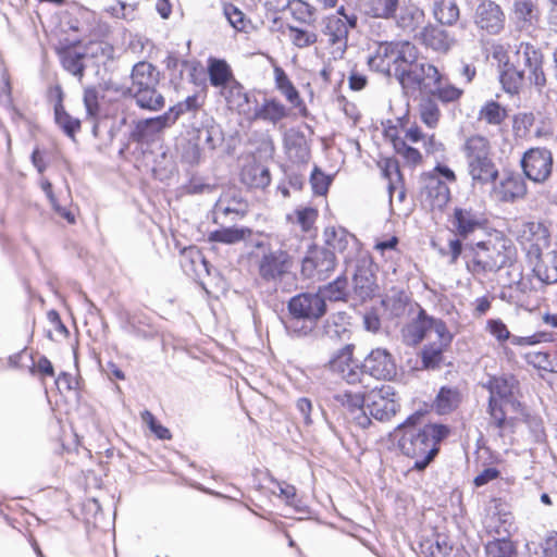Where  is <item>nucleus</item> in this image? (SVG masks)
Here are the masks:
<instances>
[{
	"label": "nucleus",
	"mask_w": 557,
	"mask_h": 557,
	"mask_svg": "<svg viewBox=\"0 0 557 557\" xmlns=\"http://www.w3.org/2000/svg\"><path fill=\"white\" fill-rule=\"evenodd\" d=\"M292 338L318 336L321 319L324 315H276Z\"/></svg>",
	"instance_id": "obj_21"
},
{
	"label": "nucleus",
	"mask_w": 557,
	"mask_h": 557,
	"mask_svg": "<svg viewBox=\"0 0 557 557\" xmlns=\"http://www.w3.org/2000/svg\"><path fill=\"white\" fill-rule=\"evenodd\" d=\"M271 482L275 483L278 487V496L284 500L286 506H289L297 513L310 515L311 508L304 503L297 496V488L295 485L286 483L284 481H278L274 478L271 479Z\"/></svg>",
	"instance_id": "obj_35"
},
{
	"label": "nucleus",
	"mask_w": 557,
	"mask_h": 557,
	"mask_svg": "<svg viewBox=\"0 0 557 557\" xmlns=\"http://www.w3.org/2000/svg\"><path fill=\"white\" fill-rule=\"evenodd\" d=\"M301 240H282L278 247L272 243L258 240L255 243L257 249H261L257 265L259 276L267 283L278 284L286 280H294L295 253L298 251Z\"/></svg>",
	"instance_id": "obj_3"
},
{
	"label": "nucleus",
	"mask_w": 557,
	"mask_h": 557,
	"mask_svg": "<svg viewBox=\"0 0 557 557\" xmlns=\"http://www.w3.org/2000/svg\"><path fill=\"white\" fill-rule=\"evenodd\" d=\"M434 16L442 25H454L459 18V9L451 0H442L434 5Z\"/></svg>",
	"instance_id": "obj_47"
},
{
	"label": "nucleus",
	"mask_w": 557,
	"mask_h": 557,
	"mask_svg": "<svg viewBox=\"0 0 557 557\" xmlns=\"http://www.w3.org/2000/svg\"><path fill=\"white\" fill-rule=\"evenodd\" d=\"M129 96L143 110L157 112L165 107V98L159 89L160 72L149 62H138L131 73Z\"/></svg>",
	"instance_id": "obj_5"
},
{
	"label": "nucleus",
	"mask_w": 557,
	"mask_h": 557,
	"mask_svg": "<svg viewBox=\"0 0 557 557\" xmlns=\"http://www.w3.org/2000/svg\"><path fill=\"white\" fill-rule=\"evenodd\" d=\"M416 46L409 41L376 42L367 58L369 67L387 77L398 75L403 64L414 58Z\"/></svg>",
	"instance_id": "obj_7"
},
{
	"label": "nucleus",
	"mask_w": 557,
	"mask_h": 557,
	"mask_svg": "<svg viewBox=\"0 0 557 557\" xmlns=\"http://www.w3.org/2000/svg\"><path fill=\"white\" fill-rule=\"evenodd\" d=\"M504 90L510 95H517L528 84V78L520 72L517 65L507 61L499 75Z\"/></svg>",
	"instance_id": "obj_33"
},
{
	"label": "nucleus",
	"mask_w": 557,
	"mask_h": 557,
	"mask_svg": "<svg viewBox=\"0 0 557 557\" xmlns=\"http://www.w3.org/2000/svg\"><path fill=\"white\" fill-rule=\"evenodd\" d=\"M121 318V329L128 335L145 341L154 339L162 336V345L164 346L163 330L160 325L154 324L149 315H119Z\"/></svg>",
	"instance_id": "obj_20"
},
{
	"label": "nucleus",
	"mask_w": 557,
	"mask_h": 557,
	"mask_svg": "<svg viewBox=\"0 0 557 557\" xmlns=\"http://www.w3.org/2000/svg\"><path fill=\"white\" fill-rule=\"evenodd\" d=\"M513 385L509 381L506 375H499L498 381L495 385L494 392L492 396H488L487 406H490L491 411L494 406L499 405V400L502 398H506L509 395V392L512 391Z\"/></svg>",
	"instance_id": "obj_58"
},
{
	"label": "nucleus",
	"mask_w": 557,
	"mask_h": 557,
	"mask_svg": "<svg viewBox=\"0 0 557 557\" xmlns=\"http://www.w3.org/2000/svg\"><path fill=\"white\" fill-rule=\"evenodd\" d=\"M420 119L430 128H435L440 121L438 106L432 99H423L420 103Z\"/></svg>",
	"instance_id": "obj_54"
},
{
	"label": "nucleus",
	"mask_w": 557,
	"mask_h": 557,
	"mask_svg": "<svg viewBox=\"0 0 557 557\" xmlns=\"http://www.w3.org/2000/svg\"><path fill=\"white\" fill-rule=\"evenodd\" d=\"M395 388L387 384L375 385L368 392L367 409L373 419L387 422L398 412L401 405Z\"/></svg>",
	"instance_id": "obj_13"
},
{
	"label": "nucleus",
	"mask_w": 557,
	"mask_h": 557,
	"mask_svg": "<svg viewBox=\"0 0 557 557\" xmlns=\"http://www.w3.org/2000/svg\"><path fill=\"white\" fill-rule=\"evenodd\" d=\"M524 250L528 264L537 280L545 284L557 283V251L549 250L550 238L546 227L540 223H528L524 234Z\"/></svg>",
	"instance_id": "obj_4"
},
{
	"label": "nucleus",
	"mask_w": 557,
	"mask_h": 557,
	"mask_svg": "<svg viewBox=\"0 0 557 557\" xmlns=\"http://www.w3.org/2000/svg\"><path fill=\"white\" fill-rule=\"evenodd\" d=\"M347 280L345 277H337L334 282L330 283L323 289H320L318 295L324 299L325 311L327 310L326 301H342L346 297Z\"/></svg>",
	"instance_id": "obj_49"
},
{
	"label": "nucleus",
	"mask_w": 557,
	"mask_h": 557,
	"mask_svg": "<svg viewBox=\"0 0 557 557\" xmlns=\"http://www.w3.org/2000/svg\"><path fill=\"white\" fill-rule=\"evenodd\" d=\"M523 359L529 366H532L539 371L547 372L550 360V351L549 350H540L535 352H527L523 356Z\"/></svg>",
	"instance_id": "obj_63"
},
{
	"label": "nucleus",
	"mask_w": 557,
	"mask_h": 557,
	"mask_svg": "<svg viewBox=\"0 0 557 557\" xmlns=\"http://www.w3.org/2000/svg\"><path fill=\"white\" fill-rule=\"evenodd\" d=\"M433 315H414L401 330V342L407 347H417L432 332Z\"/></svg>",
	"instance_id": "obj_23"
},
{
	"label": "nucleus",
	"mask_w": 557,
	"mask_h": 557,
	"mask_svg": "<svg viewBox=\"0 0 557 557\" xmlns=\"http://www.w3.org/2000/svg\"><path fill=\"white\" fill-rule=\"evenodd\" d=\"M247 211V205L235 189H227L216 200L213 210V222L224 225L242 219Z\"/></svg>",
	"instance_id": "obj_17"
},
{
	"label": "nucleus",
	"mask_w": 557,
	"mask_h": 557,
	"mask_svg": "<svg viewBox=\"0 0 557 557\" xmlns=\"http://www.w3.org/2000/svg\"><path fill=\"white\" fill-rule=\"evenodd\" d=\"M521 421L527 424L530 436L535 444H543L547 441L542 417L529 409L521 414Z\"/></svg>",
	"instance_id": "obj_43"
},
{
	"label": "nucleus",
	"mask_w": 557,
	"mask_h": 557,
	"mask_svg": "<svg viewBox=\"0 0 557 557\" xmlns=\"http://www.w3.org/2000/svg\"><path fill=\"white\" fill-rule=\"evenodd\" d=\"M435 412L438 416L454 412L462 401V394L456 386L442 385L435 395Z\"/></svg>",
	"instance_id": "obj_28"
},
{
	"label": "nucleus",
	"mask_w": 557,
	"mask_h": 557,
	"mask_svg": "<svg viewBox=\"0 0 557 557\" xmlns=\"http://www.w3.org/2000/svg\"><path fill=\"white\" fill-rule=\"evenodd\" d=\"M274 78L276 88L285 96V98L295 107L301 103L298 90L295 88L285 71L280 67H274Z\"/></svg>",
	"instance_id": "obj_44"
},
{
	"label": "nucleus",
	"mask_w": 557,
	"mask_h": 557,
	"mask_svg": "<svg viewBox=\"0 0 557 557\" xmlns=\"http://www.w3.org/2000/svg\"><path fill=\"white\" fill-rule=\"evenodd\" d=\"M485 557H517L518 546L509 535L494 537L484 544Z\"/></svg>",
	"instance_id": "obj_38"
},
{
	"label": "nucleus",
	"mask_w": 557,
	"mask_h": 557,
	"mask_svg": "<svg viewBox=\"0 0 557 557\" xmlns=\"http://www.w3.org/2000/svg\"><path fill=\"white\" fill-rule=\"evenodd\" d=\"M189 261L193 265V273L200 278L202 273L210 274L209 262L202 257L200 251L189 249L184 255V262Z\"/></svg>",
	"instance_id": "obj_59"
},
{
	"label": "nucleus",
	"mask_w": 557,
	"mask_h": 557,
	"mask_svg": "<svg viewBox=\"0 0 557 557\" xmlns=\"http://www.w3.org/2000/svg\"><path fill=\"white\" fill-rule=\"evenodd\" d=\"M252 231L248 227H221L212 231L208 235L210 243H221L225 245H234L245 240L250 236Z\"/></svg>",
	"instance_id": "obj_40"
},
{
	"label": "nucleus",
	"mask_w": 557,
	"mask_h": 557,
	"mask_svg": "<svg viewBox=\"0 0 557 557\" xmlns=\"http://www.w3.org/2000/svg\"><path fill=\"white\" fill-rule=\"evenodd\" d=\"M443 350L442 346H437L435 343L425 344L420 352L422 368L438 370L444 361Z\"/></svg>",
	"instance_id": "obj_45"
},
{
	"label": "nucleus",
	"mask_w": 557,
	"mask_h": 557,
	"mask_svg": "<svg viewBox=\"0 0 557 557\" xmlns=\"http://www.w3.org/2000/svg\"><path fill=\"white\" fill-rule=\"evenodd\" d=\"M242 181L252 188H264L271 183L270 171L260 163H253L244 168Z\"/></svg>",
	"instance_id": "obj_39"
},
{
	"label": "nucleus",
	"mask_w": 557,
	"mask_h": 557,
	"mask_svg": "<svg viewBox=\"0 0 557 557\" xmlns=\"http://www.w3.org/2000/svg\"><path fill=\"white\" fill-rule=\"evenodd\" d=\"M332 323L326 320L323 324V334L327 335L330 338H336L339 341H346L350 338L351 332L347 327L346 319L350 318V315H332Z\"/></svg>",
	"instance_id": "obj_46"
},
{
	"label": "nucleus",
	"mask_w": 557,
	"mask_h": 557,
	"mask_svg": "<svg viewBox=\"0 0 557 557\" xmlns=\"http://www.w3.org/2000/svg\"><path fill=\"white\" fill-rule=\"evenodd\" d=\"M84 54L75 50H66L62 53L61 61L63 67L74 76L82 78L85 71L83 63Z\"/></svg>",
	"instance_id": "obj_52"
},
{
	"label": "nucleus",
	"mask_w": 557,
	"mask_h": 557,
	"mask_svg": "<svg viewBox=\"0 0 557 557\" xmlns=\"http://www.w3.org/2000/svg\"><path fill=\"white\" fill-rule=\"evenodd\" d=\"M354 344H346L337 349L325 364L331 372L343 374L348 384L361 381L359 376V361L354 358Z\"/></svg>",
	"instance_id": "obj_18"
},
{
	"label": "nucleus",
	"mask_w": 557,
	"mask_h": 557,
	"mask_svg": "<svg viewBox=\"0 0 557 557\" xmlns=\"http://www.w3.org/2000/svg\"><path fill=\"white\" fill-rule=\"evenodd\" d=\"M223 14L233 28L238 32H246L249 20L246 18L245 13L236 5L232 3L224 4Z\"/></svg>",
	"instance_id": "obj_55"
},
{
	"label": "nucleus",
	"mask_w": 557,
	"mask_h": 557,
	"mask_svg": "<svg viewBox=\"0 0 557 557\" xmlns=\"http://www.w3.org/2000/svg\"><path fill=\"white\" fill-rule=\"evenodd\" d=\"M525 177L515 172L505 173L499 183L495 186V193L499 200L513 202L522 199L528 193Z\"/></svg>",
	"instance_id": "obj_24"
},
{
	"label": "nucleus",
	"mask_w": 557,
	"mask_h": 557,
	"mask_svg": "<svg viewBox=\"0 0 557 557\" xmlns=\"http://www.w3.org/2000/svg\"><path fill=\"white\" fill-rule=\"evenodd\" d=\"M354 294L364 301L371 298L376 290L374 274L369 265H358L354 275Z\"/></svg>",
	"instance_id": "obj_30"
},
{
	"label": "nucleus",
	"mask_w": 557,
	"mask_h": 557,
	"mask_svg": "<svg viewBox=\"0 0 557 557\" xmlns=\"http://www.w3.org/2000/svg\"><path fill=\"white\" fill-rule=\"evenodd\" d=\"M449 199L450 190L445 182L434 174L422 175L419 200L423 208L442 211Z\"/></svg>",
	"instance_id": "obj_16"
},
{
	"label": "nucleus",
	"mask_w": 557,
	"mask_h": 557,
	"mask_svg": "<svg viewBox=\"0 0 557 557\" xmlns=\"http://www.w3.org/2000/svg\"><path fill=\"white\" fill-rule=\"evenodd\" d=\"M171 125H173L172 115L165 116L164 113L156 117L140 120L135 124L131 137L134 141L149 144Z\"/></svg>",
	"instance_id": "obj_22"
},
{
	"label": "nucleus",
	"mask_w": 557,
	"mask_h": 557,
	"mask_svg": "<svg viewBox=\"0 0 557 557\" xmlns=\"http://www.w3.org/2000/svg\"><path fill=\"white\" fill-rule=\"evenodd\" d=\"M557 333L546 330H539L527 336L513 335L511 344L515 346H534L541 343H550L556 341Z\"/></svg>",
	"instance_id": "obj_51"
},
{
	"label": "nucleus",
	"mask_w": 557,
	"mask_h": 557,
	"mask_svg": "<svg viewBox=\"0 0 557 557\" xmlns=\"http://www.w3.org/2000/svg\"><path fill=\"white\" fill-rule=\"evenodd\" d=\"M461 151L473 185H486L497 180L498 169L492 158L490 141L485 137L470 136L463 143Z\"/></svg>",
	"instance_id": "obj_6"
},
{
	"label": "nucleus",
	"mask_w": 557,
	"mask_h": 557,
	"mask_svg": "<svg viewBox=\"0 0 557 557\" xmlns=\"http://www.w3.org/2000/svg\"><path fill=\"white\" fill-rule=\"evenodd\" d=\"M358 17L351 13L343 20L337 15H330L323 20L322 33L326 37L334 60L343 59L348 47V34L357 27Z\"/></svg>",
	"instance_id": "obj_12"
},
{
	"label": "nucleus",
	"mask_w": 557,
	"mask_h": 557,
	"mask_svg": "<svg viewBox=\"0 0 557 557\" xmlns=\"http://www.w3.org/2000/svg\"><path fill=\"white\" fill-rule=\"evenodd\" d=\"M421 40L426 46L435 51H447L453 39L448 36V33L438 26H426L421 33Z\"/></svg>",
	"instance_id": "obj_36"
},
{
	"label": "nucleus",
	"mask_w": 557,
	"mask_h": 557,
	"mask_svg": "<svg viewBox=\"0 0 557 557\" xmlns=\"http://www.w3.org/2000/svg\"><path fill=\"white\" fill-rule=\"evenodd\" d=\"M432 411H435V398L432 403L425 400L420 401L418 408L407 414L405 419L418 423H435L436 421L428 419V416Z\"/></svg>",
	"instance_id": "obj_61"
},
{
	"label": "nucleus",
	"mask_w": 557,
	"mask_h": 557,
	"mask_svg": "<svg viewBox=\"0 0 557 557\" xmlns=\"http://www.w3.org/2000/svg\"><path fill=\"white\" fill-rule=\"evenodd\" d=\"M486 330L500 346H504L508 341L511 343V337L513 335L502 319L493 318L487 320Z\"/></svg>",
	"instance_id": "obj_56"
},
{
	"label": "nucleus",
	"mask_w": 557,
	"mask_h": 557,
	"mask_svg": "<svg viewBox=\"0 0 557 557\" xmlns=\"http://www.w3.org/2000/svg\"><path fill=\"white\" fill-rule=\"evenodd\" d=\"M453 433L454 428L442 421L418 423L404 419L387 433L386 440L401 456L413 461L410 472L424 473L436 461L443 444Z\"/></svg>",
	"instance_id": "obj_1"
},
{
	"label": "nucleus",
	"mask_w": 557,
	"mask_h": 557,
	"mask_svg": "<svg viewBox=\"0 0 557 557\" xmlns=\"http://www.w3.org/2000/svg\"><path fill=\"white\" fill-rule=\"evenodd\" d=\"M499 282L502 283L503 289L499 294V298H497L498 301L506 300L509 304H517L519 293L525 287L522 278L515 282V276L507 275V277H503V274H500Z\"/></svg>",
	"instance_id": "obj_50"
},
{
	"label": "nucleus",
	"mask_w": 557,
	"mask_h": 557,
	"mask_svg": "<svg viewBox=\"0 0 557 557\" xmlns=\"http://www.w3.org/2000/svg\"><path fill=\"white\" fill-rule=\"evenodd\" d=\"M324 242L329 247L327 249L338 250L342 252L347 249L349 244H354L356 238L342 227H327L324 231Z\"/></svg>",
	"instance_id": "obj_41"
},
{
	"label": "nucleus",
	"mask_w": 557,
	"mask_h": 557,
	"mask_svg": "<svg viewBox=\"0 0 557 557\" xmlns=\"http://www.w3.org/2000/svg\"><path fill=\"white\" fill-rule=\"evenodd\" d=\"M506 117V110L495 101L487 102L480 110V119L487 122L488 124L498 125Z\"/></svg>",
	"instance_id": "obj_57"
},
{
	"label": "nucleus",
	"mask_w": 557,
	"mask_h": 557,
	"mask_svg": "<svg viewBox=\"0 0 557 557\" xmlns=\"http://www.w3.org/2000/svg\"><path fill=\"white\" fill-rule=\"evenodd\" d=\"M506 16L499 4L492 0L482 1L475 9L474 22L476 26L491 35L504 29Z\"/></svg>",
	"instance_id": "obj_19"
},
{
	"label": "nucleus",
	"mask_w": 557,
	"mask_h": 557,
	"mask_svg": "<svg viewBox=\"0 0 557 557\" xmlns=\"http://www.w3.org/2000/svg\"><path fill=\"white\" fill-rule=\"evenodd\" d=\"M369 374L376 380L391 381L397 375V364L387 348L372 349L359 363V376Z\"/></svg>",
	"instance_id": "obj_15"
},
{
	"label": "nucleus",
	"mask_w": 557,
	"mask_h": 557,
	"mask_svg": "<svg viewBox=\"0 0 557 557\" xmlns=\"http://www.w3.org/2000/svg\"><path fill=\"white\" fill-rule=\"evenodd\" d=\"M220 94L231 109H236L239 113L249 112L250 96L237 81L231 82L224 89H221Z\"/></svg>",
	"instance_id": "obj_31"
},
{
	"label": "nucleus",
	"mask_w": 557,
	"mask_h": 557,
	"mask_svg": "<svg viewBox=\"0 0 557 557\" xmlns=\"http://www.w3.org/2000/svg\"><path fill=\"white\" fill-rule=\"evenodd\" d=\"M428 94L437 96L443 102H451L460 98L462 90L447 84L445 82V77L440 74V78L436 82V88H432Z\"/></svg>",
	"instance_id": "obj_53"
},
{
	"label": "nucleus",
	"mask_w": 557,
	"mask_h": 557,
	"mask_svg": "<svg viewBox=\"0 0 557 557\" xmlns=\"http://www.w3.org/2000/svg\"><path fill=\"white\" fill-rule=\"evenodd\" d=\"M208 73L210 84L214 87L224 89L231 82L236 79L233 76L232 70L226 61L221 59H210L208 65Z\"/></svg>",
	"instance_id": "obj_37"
},
{
	"label": "nucleus",
	"mask_w": 557,
	"mask_h": 557,
	"mask_svg": "<svg viewBox=\"0 0 557 557\" xmlns=\"http://www.w3.org/2000/svg\"><path fill=\"white\" fill-rule=\"evenodd\" d=\"M449 223L456 236L467 238L486 228L488 224L486 209L481 202L468 200L454 208Z\"/></svg>",
	"instance_id": "obj_8"
},
{
	"label": "nucleus",
	"mask_w": 557,
	"mask_h": 557,
	"mask_svg": "<svg viewBox=\"0 0 557 557\" xmlns=\"http://www.w3.org/2000/svg\"><path fill=\"white\" fill-rule=\"evenodd\" d=\"M333 399L342 407L346 408L349 413L354 414L363 407H367L368 392L355 393L346 389L334 394Z\"/></svg>",
	"instance_id": "obj_42"
},
{
	"label": "nucleus",
	"mask_w": 557,
	"mask_h": 557,
	"mask_svg": "<svg viewBox=\"0 0 557 557\" xmlns=\"http://www.w3.org/2000/svg\"><path fill=\"white\" fill-rule=\"evenodd\" d=\"M528 78V84L542 89L546 85V75L543 69L544 57L542 51L529 42H520L516 47L511 61Z\"/></svg>",
	"instance_id": "obj_10"
},
{
	"label": "nucleus",
	"mask_w": 557,
	"mask_h": 557,
	"mask_svg": "<svg viewBox=\"0 0 557 557\" xmlns=\"http://www.w3.org/2000/svg\"><path fill=\"white\" fill-rule=\"evenodd\" d=\"M181 157L189 164L199 162L201 151L196 138H190L181 145Z\"/></svg>",
	"instance_id": "obj_62"
},
{
	"label": "nucleus",
	"mask_w": 557,
	"mask_h": 557,
	"mask_svg": "<svg viewBox=\"0 0 557 557\" xmlns=\"http://www.w3.org/2000/svg\"><path fill=\"white\" fill-rule=\"evenodd\" d=\"M419 549L424 557H447L451 554L454 544L448 534L433 528L430 535L419 541Z\"/></svg>",
	"instance_id": "obj_25"
},
{
	"label": "nucleus",
	"mask_w": 557,
	"mask_h": 557,
	"mask_svg": "<svg viewBox=\"0 0 557 557\" xmlns=\"http://www.w3.org/2000/svg\"><path fill=\"white\" fill-rule=\"evenodd\" d=\"M523 176L534 184L548 182L554 170L553 152L546 147H532L520 159Z\"/></svg>",
	"instance_id": "obj_11"
},
{
	"label": "nucleus",
	"mask_w": 557,
	"mask_h": 557,
	"mask_svg": "<svg viewBox=\"0 0 557 557\" xmlns=\"http://www.w3.org/2000/svg\"><path fill=\"white\" fill-rule=\"evenodd\" d=\"M335 255L325 247H311L301 261V275L305 278L324 281L334 271Z\"/></svg>",
	"instance_id": "obj_14"
},
{
	"label": "nucleus",
	"mask_w": 557,
	"mask_h": 557,
	"mask_svg": "<svg viewBox=\"0 0 557 557\" xmlns=\"http://www.w3.org/2000/svg\"><path fill=\"white\" fill-rule=\"evenodd\" d=\"M288 313H325L324 299L312 293H302L288 302Z\"/></svg>",
	"instance_id": "obj_29"
},
{
	"label": "nucleus",
	"mask_w": 557,
	"mask_h": 557,
	"mask_svg": "<svg viewBox=\"0 0 557 557\" xmlns=\"http://www.w3.org/2000/svg\"><path fill=\"white\" fill-rule=\"evenodd\" d=\"M512 14L521 28H528L539 21L540 11L534 0H513Z\"/></svg>",
	"instance_id": "obj_32"
},
{
	"label": "nucleus",
	"mask_w": 557,
	"mask_h": 557,
	"mask_svg": "<svg viewBox=\"0 0 557 557\" xmlns=\"http://www.w3.org/2000/svg\"><path fill=\"white\" fill-rule=\"evenodd\" d=\"M384 310L391 313H425L418 304L409 300L408 295L396 287L391 288L382 299Z\"/></svg>",
	"instance_id": "obj_26"
},
{
	"label": "nucleus",
	"mask_w": 557,
	"mask_h": 557,
	"mask_svg": "<svg viewBox=\"0 0 557 557\" xmlns=\"http://www.w3.org/2000/svg\"><path fill=\"white\" fill-rule=\"evenodd\" d=\"M58 101L54 104V120L58 126L71 138L75 137L76 132L81 128V121L72 117L64 109L62 103V89L55 88Z\"/></svg>",
	"instance_id": "obj_34"
},
{
	"label": "nucleus",
	"mask_w": 557,
	"mask_h": 557,
	"mask_svg": "<svg viewBox=\"0 0 557 557\" xmlns=\"http://www.w3.org/2000/svg\"><path fill=\"white\" fill-rule=\"evenodd\" d=\"M471 257L467 261L468 270L474 275L488 272H500L521 280V265L517 262V249L512 240L504 236H495L470 246Z\"/></svg>",
	"instance_id": "obj_2"
},
{
	"label": "nucleus",
	"mask_w": 557,
	"mask_h": 557,
	"mask_svg": "<svg viewBox=\"0 0 557 557\" xmlns=\"http://www.w3.org/2000/svg\"><path fill=\"white\" fill-rule=\"evenodd\" d=\"M399 0H374L371 8L372 16L380 18H392L398 9Z\"/></svg>",
	"instance_id": "obj_60"
},
{
	"label": "nucleus",
	"mask_w": 557,
	"mask_h": 557,
	"mask_svg": "<svg viewBox=\"0 0 557 557\" xmlns=\"http://www.w3.org/2000/svg\"><path fill=\"white\" fill-rule=\"evenodd\" d=\"M289 109L276 98H265L260 106L255 108L252 120H262L272 124H277L286 119Z\"/></svg>",
	"instance_id": "obj_27"
},
{
	"label": "nucleus",
	"mask_w": 557,
	"mask_h": 557,
	"mask_svg": "<svg viewBox=\"0 0 557 557\" xmlns=\"http://www.w3.org/2000/svg\"><path fill=\"white\" fill-rule=\"evenodd\" d=\"M383 176L388 181V194L391 202L393 201V190L401 181L399 164L396 159L386 158L379 163Z\"/></svg>",
	"instance_id": "obj_48"
},
{
	"label": "nucleus",
	"mask_w": 557,
	"mask_h": 557,
	"mask_svg": "<svg viewBox=\"0 0 557 557\" xmlns=\"http://www.w3.org/2000/svg\"><path fill=\"white\" fill-rule=\"evenodd\" d=\"M310 183L314 194L323 196L327 193L331 177L325 175L321 170L314 168L310 176Z\"/></svg>",
	"instance_id": "obj_64"
},
{
	"label": "nucleus",
	"mask_w": 557,
	"mask_h": 557,
	"mask_svg": "<svg viewBox=\"0 0 557 557\" xmlns=\"http://www.w3.org/2000/svg\"><path fill=\"white\" fill-rule=\"evenodd\" d=\"M440 71L433 64L418 60V49L411 62L403 64L396 79L404 88L419 89L428 94L436 88Z\"/></svg>",
	"instance_id": "obj_9"
}]
</instances>
